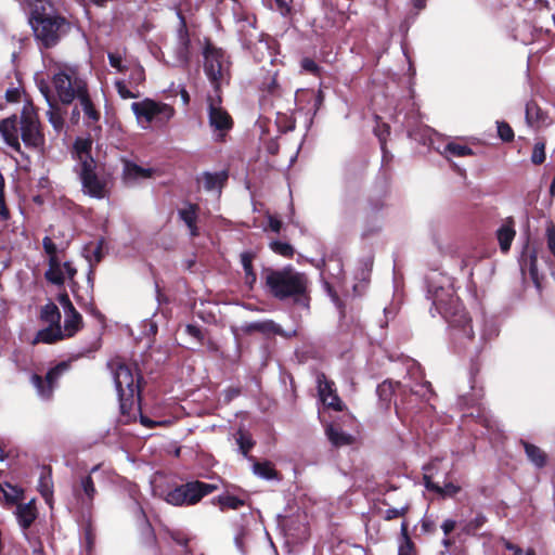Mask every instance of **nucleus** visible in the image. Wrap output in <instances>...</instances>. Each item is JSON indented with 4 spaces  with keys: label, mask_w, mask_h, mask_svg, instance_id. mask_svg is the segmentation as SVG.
<instances>
[{
    "label": "nucleus",
    "mask_w": 555,
    "mask_h": 555,
    "mask_svg": "<svg viewBox=\"0 0 555 555\" xmlns=\"http://www.w3.org/2000/svg\"><path fill=\"white\" fill-rule=\"evenodd\" d=\"M68 369V365L65 362H61L54 367L50 369L46 377H41L38 374H33L30 377V382L33 386L37 390V395L42 400L51 399L53 391L57 385L59 378L62 374Z\"/></svg>",
    "instance_id": "12"
},
{
    "label": "nucleus",
    "mask_w": 555,
    "mask_h": 555,
    "mask_svg": "<svg viewBox=\"0 0 555 555\" xmlns=\"http://www.w3.org/2000/svg\"><path fill=\"white\" fill-rule=\"evenodd\" d=\"M408 509H409L408 505L402 506L400 508H395V507L388 508V509L385 511L384 518L386 520H391V519H395V518H398V517H402V516L405 515Z\"/></svg>",
    "instance_id": "53"
},
{
    "label": "nucleus",
    "mask_w": 555,
    "mask_h": 555,
    "mask_svg": "<svg viewBox=\"0 0 555 555\" xmlns=\"http://www.w3.org/2000/svg\"><path fill=\"white\" fill-rule=\"evenodd\" d=\"M29 22L36 40L46 49L56 46L72 28L69 21L53 11L48 12L44 5L33 10Z\"/></svg>",
    "instance_id": "4"
},
{
    "label": "nucleus",
    "mask_w": 555,
    "mask_h": 555,
    "mask_svg": "<svg viewBox=\"0 0 555 555\" xmlns=\"http://www.w3.org/2000/svg\"><path fill=\"white\" fill-rule=\"evenodd\" d=\"M0 134L4 142L14 151L20 152L18 129L16 117H9L0 121Z\"/></svg>",
    "instance_id": "17"
},
{
    "label": "nucleus",
    "mask_w": 555,
    "mask_h": 555,
    "mask_svg": "<svg viewBox=\"0 0 555 555\" xmlns=\"http://www.w3.org/2000/svg\"><path fill=\"white\" fill-rule=\"evenodd\" d=\"M164 500L168 504L173 505V506H183V502H184L181 499V493H180V490H179L178 486L176 488L167 491L165 496H164Z\"/></svg>",
    "instance_id": "46"
},
{
    "label": "nucleus",
    "mask_w": 555,
    "mask_h": 555,
    "mask_svg": "<svg viewBox=\"0 0 555 555\" xmlns=\"http://www.w3.org/2000/svg\"><path fill=\"white\" fill-rule=\"evenodd\" d=\"M253 473L261 479H278V472L270 462H256L253 465Z\"/></svg>",
    "instance_id": "35"
},
{
    "label": "nucleus",
    "mask_w": 555,
    "mask_h": 555,
    "mask_svg": "<svg viewBox=\"0 0 555 555\" xmlns=\"http://www.w3.org/2000/svg\"><path fill=\"white\" fill-rule=\"evenodd\" d=\"M198 207L195 204H185L178 210L180 220H182L190 231V235L195 237L198 235V229L196 225Z\"/></svg>",
    "instance_id": "21"
},
{
    "label": "nucleus",
    "mask_w": 555,
    "mask_h": 555,
    "mask_svg": "<svg viewBox=\"0 0 555 555\" xmlns=\"http://www.w3.org/2000/svg\"><path fill=\"white\" fill-rule=\"evenodd\" d=\"M529 272L534 282H537L538 278V267H537V254L533 253L529 256Z\"/></svg>",
    "instance_id": "63"
},
{
    "label": "nucleus",
    "mask_w": 555,
    "mask_h": 555,
    "mask_svg": "<svg viewBox=\"0 0 555 555\" xmlns=\"http://www.w3.org/2000/svg\"><path fill=\"white\" fill-rule=\"evenodd\" d=\"M528 460L538 468L546 464V454L539 447L521 440Z\"/></svg>",
    "instance_id": "30"
},
{
    "label": "nucleus",
    "mask_w": 555,
    "mask_h": 555,
    "mask_svg": "<svg viewBox=\"0 0 555 555\" xmlns=\"http://www.w3.org/2000/svg\"><path fill=\"white\" fill-rule=\"evenodd\" d=\"M237 444L244 455H246L253 447L251 440L243 435L237 438Z\"/></svg>",
    "instance_id": "59"
},
{
    "label": "nucleus",
    "mask_w": 555,
    "mask_h": 555,
    "mask_svg": "<svg viewBox=\"0 0 555 555\" xmlns=\"http://www.w3.org/2000/svg\"><path fill=\"white\" fill-rule=\"evenodd\" d=\"M323 404L327 405L328 408H332L334 411H343L344 408V403L336 392L331 397L324 399Z\"/></svg>",
    "instance_id": "54"
},
{
    "label": "nucleus",
    "mask_w": 555,
    "mask_h": 555,
    "mask_svg": "<svg viewBox=\"0 0 555 555\" xmlns=\"http://www.w3.org/2000/svg\"><path fill=\"white\" fill-rule=\"evenodd\" d=\"M496 127L498 134L503 141L509 142L514 139V131L508 124L505 121H496Z\"/></svg>",
    "instance_id": "48"
},
{
    "label": "nucleus",
    "mask_w": 555,
    "mask_h": 555,
    "mask_svg": "<svg viewBox=\"0 0 555 555\" xmlns=\"http://www.w3.org/2000/svg\"><path fill=\"white\" fill-rule=\"evenodd\" d=\"M124 175L127 180L147 179L152 176V169L127 162L124 167Z\"/></svg>",
    "instance_id": "33"
},
{
    "label": "nucleus",
    "mask_w": 555,
    "mask_h": 555,
    "mask_svg": "<svg viewBox=\"0 0 555 555\" xmlns=\"http://www.w3.org/2000/svg\"><path fill=\"white\" fill-rule=\"evenodd\" d=\"M547 247L555 257V227L548 225L546 229Z\"/></svg>",
    "instance_id": "57"
},
{
    "label": "nucleus",
    "mask_w": 555,
    "mask_h": 555,
    "mask_svg": "<svg viewBox=\"0 0 555 555\" xmlns=\"http://www.w3.org/2000/svg\"><path fill=\"white\" fill-rule=\"evenodd\" d=\"M39 491H40L41 495L44 498L46 502L48 504H51L53 491H52V485L47 477L40 478Z\"/></svg>",
    "instance_id": "47"
},
{
    "label": "nucleus",
    "mask_w": 555,
    "mask_h": 555,
    "mask_svg": "<svg viewBox=\"0 0 555 555\" xmlns=\"http://www.w3.org/2000/svg\"><path fill=\"white\" fill-rule=\"evenodd\" d=\"M38 88L40 90V93L43 95V98L46 99L47 103H51V102H54L51 98V93H50V87L49 85L44 81V80H40L38 82Z\"/></svg>",
    "instance_id": "64"
},
{
    "label": "nucleus",
    "mask_w": 555,
    "mask_h": 555,
    "mask_svg": "<svg viewBox=\"0 0 555 555\" xmlns=\"http://www.w3.org/2000/svg\"><path fill=\"white\" fill-rule=\"evenodd\" d=\"M178 487L181 493V499L184 501L183 506L195 505L204 496L218 489L217 485L206 483L199 480L189 481Z\"/></svg>",
    "instance_id": "13"
},
{
    "label": "nucleus",
    "mask_w": 555,
    "mask_h": 555,
    "mask_svg": "<svg viewBox=\"0 0 555 555\" xmlns=\"http://www.w3.org/2000/svg\"><path fill=\"white\" fill-rule=\"evenodd\" d=\"M115 88L122 99H133L137 94L130 90L125 80H116Z\"/></svg>",
    "instance_id": "52"
},
{
    "label": "nucleus",
    "mask_w": 555,
    "mask_h": 555,
    "mask_svg": "<svg viewBox=\"0 0 555 555\" xmlns=\"http://www.w3.org/2000/svg\"><path fill=\"white\" fill-rule=\"evenodd\" d=\"M16 517L20 526L23 529L30 527L36 518V507L33 502L20 504L16 508Z\"/></svg>",
    "instance_id": "29"
},
{
    "label": "nucleus",
    "mask_w": 555,
    "mask_h": 555,
    "mask_svg": "<svg viewBox=\"0 0 555 555\" xmlns=\"http://www.w3.org/2000/svg\"><path fill=\"white\" fill-rule=\"evenodd\" d=\"M22 495V490L15 486L4 482L0 485V501L3 500L8 504L16 503Z\"/></svg>",
    "instance_id": "36"
},
{
    "label": "nucleus",
    "mask_w": 555,
    "mask_h": 555,
    "mask_svg": "<svg viewBox=\"0 0 555 555\" xmlns=\"http://www.w3.org/2000/svg\"><path fill=\"white\" fill-rule=\"evenodd\" d=\"M499 328L493 319H487L482 317V327L480 330V338L483 341L490 340L493 337L498 336Z\"/></svg>",
    "instance_id": "40"
},
{
    "label": "nucleus",
    "mask_w": 555,
    "mask_h": 555,
    "mask_svg": "<svg viewBox=\"0 0 555 555\" xmlns=\"http://www.w3.org/2000/svg\"><path fill=\"white\" fill-rule=\"evenodd\" d=\"M301 68L305 72L311 73L313 75H319L320 73L319 65L312 59L309 57H305L301 60Z\"/></svg>",
    "instance_id": "55"
},
{
    "label": "nucleus",
    "mask_w": 555,
    "mask_h": 555,
    "mask_svg": "<svg viewBox=\"0 0 555 555\" xmlns=\"http://www.w3.org/2000/svg\"><path fill=\"white\" fill-rule=\"evenodd\" d=\"M83 256L90 264V270L88 274V282L93 286L92 273L93 267L99 263L103 258V240H100L96 243H89L83 248Z\"/></svg>",
    "instance_id": "20"
},
{
    "label": "nucleus",
    "mask_w": 555,
    "mask_h": 555,
    "mask_svg": "<svg viewBox=\"0 0 555 555\" xmlns=\"http://www.w3.org/2000/svg\"><path fill=\"white\" fill-rule=\"evenodd\" d=\"M92 141L87 138H77L74 143V153L79 162V168L83 167L88 160H94L91 155Z\"/></svg>",
    "instance_id": "25"
},
{
    "label": "nucleus",
    "mask_w": 555,
    "mask_h": 555,
    "mask_svg": "<svg viewBox=\"0 0 555 555\" xmlns=\"http://www.w3.org/2000/svg\"><path fill=\"white\" fill-rule=\"evenodd\" d=\"M99 469L100 465L93 466L90 470V474L81 477L79 485L74 487V494L76 499L81 503L82 506L87 508L92 506L94 496L96 494L92 475L96 474Z\"/></svg>",
    "instance_id": "14"
},
{
    "label": "nucleus",
    "mask_w": 555,
    "mask_h": 555,
    "mask_svg": "<svg viewBox=\"0 0 555 555\" xmlns=\"http://www.w3.org/2000/svg\"><path fill=\"white\" fill-rule=\"evenodd\" d=\"M478 422L483 425L488 431L499 430V425L492 416L488 415L486 412L478 414Z\"/></svg>",
    "instance_id": "51"
},
{
    "label": "nucleus",
    "mask_w": 555,
    "mask_h": 555,
    "mask_svg": "<svg viewBox=\"0 0 555 555\" xmlns=\"http://www.w3.org/2000/svg\"><path fill=\"white\" fill-rule=\"evenodd\" d=\"M228 178L229 173L227 170H220L217 172L206 171L202 175L201 181L206 191L217 192L218 194H220Z\"/></svg>",
    "instance_id": "19"
},
{
    "label": "nucleus",
    "mask_w": 555,
    "mask_h": 555,
    "mask_svg": "<svg viewBox=\"0 0 555 555\" xmlns=\"http://www.w3.org/2000/svg\"><path fill=\"white\" fill-rule=\"evenodd\" d=\"M180 27L177 31V47L175 49L176 53V66H186L190 61V38L188 34V29L184 23L183 17H181Z\"/></svg>",
    "instance_id": "15"
},
{
    "label": "nucleus",
    "mask_w": 555,
    "mask_h": 555,
    "mask_svg": "<svg viewBox=\"0 0 555 555\" xmlns=\"http://www.w3.org/2000/svg\"><path fill=\"white\" fill-rule=\"evenodd\" d=\"M442 154L444 156H454V157H465L473 155V150L467 145L459 144L455 142H449L444 149Z\"/></svg>",
    "instance_id": "38"
},
{
    "label": "nucleus",
    "mask_w": 555,
    "mask_h": 555,
    "mask_svg": "<svg viewBox=\"0 0 555 555\" xmlns=\"http://www.w3.org/2000/svg\"><path fill=\"white\" fill-rule=\"evenodd\" d=\"M145 79L144 68L141 65H137L131 69L129 76V85L130 87H135L142 83Z\"/></svg>",
    "instance_id": "45"
},
{
    "label": "nucleus",
    "mask_w": 555,
    "mask_h": 555,
    "mask_svg": "<svg viewBox=\"0 0 555 555\" xmlns=\"http://www.w3.org/2000/svg\"><path fill=\"white\" fill-rule=\"evenodd\" d=\"M325 434L327 436V439L331 441V443L334 447H344L349 446L353 441V437L346 431H344L338 425L336 424H328L325 429Z\"/></svg>",
    "instance_id": "23"
},
{
    "label": "nucleus",
    "mask_w": 555,
    "mask_h": 555,
    "mask_svg": "<svg viewBox=\"0 0 555 555\" xmlns=\"http://www.w3.org/2000/svg\"><path fill=\"white\" fill-rule=\"evenodd\" d=\"M108 63L109 65L117 69L119 73H122L125 70V66L122 65V59L119 53H108Z\"/></svg>",
    "instance_id": "56"
},
{
    "label": "nucleus",
    "mask_w": 555,
    "mask_h": 555,
    "mask_svg": "<svg viewBox=\"0 0 555 555\" xmlns=\"http://www.w3.org/2000/svg\"><path fill=\"white\" fill-rule=\"evenodd\" d=\"M243 330L245 332H247V333L259 332V333H262V334H266V335L274 334V335L282 336L284 338H292L297 333L295 330L289 331V332L284 331L278 323H275L272 320H264V321H256V322L246 323L243 326Z\"/></svg>",
    "instance_id": "16"
},
{
    "label": "nucleus",
    "mask_w": 555,
    "mask_h": 555,
    "mask_svg": "<svg viewBox=\"0 0 555 555\" xmlns=\"http://www.w3.org/2000/svg\"><path fill=\"white\" fill-rule=\"evenodd\" d=\"M262 279L269 293L280 299L294 298L295 302L308 307L306 296L307 279L302 273L297 272L292 266L283 269L264 268Z\"/></svg>",
    "instance_id": "2"
},
{
    "label": "nucleus",
    "mask_w": 555,
    "mask_h": 555,
    "mask_svg": "<svg viewBox=\"0 0 555 555\" xmlns=\"http://www.w3.org/2000/svg\"><path fill=\"white\" fill-rule=\"evenodd\" d=\"M427 283V298L433 304L431 315L435 317L434 311L440 314L448 322L454 343L466 348L474 338V331L470 319L455 294L452 279L434 272Z\"/></svg>",
    "instance_id": "1"
},
{
    "label": "nucleus",
    "mask_w": 555,
    "mask_h": 555,
    "mask_svg": "<svg viewBox=\"0 0 555 555\" xmlns=\"http://www.w3.org/2000/svg\"><path fill=\"white\" fill-rule=\"evenodd\" d=\"M270 247L274 253L283 257H292L294 255L293 246L286 242L273 241L270 243Z\"/></svg>",
    "instance_id": "43"
},
{
    "label": "nucleus",
    "mask_w": 555,
    "mask_h": 555,
    "mask_svg": "<svg viewBox=\"0 0 555 555\" xmlns=\"http://www.w3.org/2000/svg\"><path fill=\"white\" fill-rule=\"evenodd\" d=\"M203 55L204 73L215 89L216 93H219V90L230 82L231 62L229 56L225 51L212 44L206 46Z\"/></svg>",
    "instance_id": "6"
},
{
    "label": "nucleus",
    "mask_w": 555,
    "mask_h": 555,
    "mask_svg": "<svg viewBox=\"0 0 555 555\" xmlns=\"http://www.w3.org/2000/svg\"><path fill=\"white\" fill-rule=\"evenodd\" d=\"M406 376L403 380H385L377 386V395L383 401H389L392 396L405 395L410 392L423 400H429L434 395L430 383L423 380L421 365L414 360H408Z\"/></svg>",
    "instance_id": "3"
},
{
    "label": "nucleus",
    "mask_w": 555,
    "mask_h": 555,
    "mask_svg": "<svg viewBox=\"0 0 555 555\" xmlns=\"http://www.w3.org/2000/svg\"><path fill=\"white\" fill-rule=\"evenodd\" d=\"M100 348V338H95L88 347L81 348L73 358H91L92 354Z\"/></svg>",
    "instance_id": "49"
},
{
    "label": "nucleus",
    "mask_w": 555,
    "mask_h": 555,
    "mask_svg": "<svg viewBox=\"0 0 555 555\" xmlns=\"http://www.w3.org/2000/svg\"><path fill=\"white\" fill-rule=\"evenodd\" d=\"M526 122L532 128L546 127L552 124L547 114L537 103L529 102L526 105Z\"/></svg>",
    "instance_id": "18"
},
{
    "label": "nucleus",
    "mask_w": 555,
    "mask_h": 555,
    "mask_svg": "<svg viewBox=\"0 0 555 555\" xmlns=\"http://www.w3.org/2000/svg\"><path fill=\"white\" fill-rule=\"evenodd\" d=\"M88 162L79 168L82 192L90 197L102 199L106 196V183L95 172V160Z\"/></svg>",
    "instance_id": "11"
},
{
    "label": "nucleus",
    "mask_w": 555,
    "mask_h": 555,
    "mask_svg": "<svg viewBox=\"0 0 555 555\" xmlns=\"http://www.w3.org/2000/svg\"><path fill=\"white\" fill-rule=\"evenodd\" d=\"M545 160V143L537 142L533 146V151L531 154V162L534 165H541Z\"/></svg>",
    "instance_id": "44"
},
{
    "label": "nucleus",
    "mask_w": 555,
    "mask_h": 555,
    "mask_svg": "<svg viewBox=\"0 0 555 555\" xmlns=\"http://www.w3.org/2000/svg\"><path fill=\"white\" fill-rule=\"evenodd\" d=\"M10 217L9 209L4 199V178L0 172V218L7 220Z\"/></svg>",
    "instance_id": "50"
},
{
    "label": "nucleus",
    "mask_w": 555,
    "mask_h": 555,
    "mask_svg": "<svg viewBox=\"0 0 555 555\" xmlns=\"http://www.w3.org/2000/svg\"><path fill=\"white\" fill-rule=\"evenodd\" d=\"M115 387L118 393L120 409H130L140 401V387L129 365L120 363L114 372Z\"/></svg>",
    "instance_id": "7"
},
{
    "label": "nucleus",
    "mask_w": 555,
    "mask_h": 555,
    "mask_svg": "<svg viewBox=\"0 0 555 555\" xmlns=\"http://www.w3.org/2000/svg\"><path fill=\"white\" fill-rule=\"evenodd\" d=\"M334 383L327 379L324 373L317 374V388L320 400L323 402L324 399L331 397L336 392Z\"/></svg>",
    "instance_id": "34"
},
{
    "label": "nucleus",
    "mask_w": 555,
    "mask_h": 555,
    "mask_svg": "<svg viewBox=\"0 0 555 555\" xmlns=\"http://www.w3.org/2000/svg\"><path fill=\"white\" fill-rule=\"evenodd\" d=\"M49 109L47 117L55 131L61 132L64 129L63 109L56 102L48 103Z\"/></svg>",
    "instance_id": "32"
},
{
    "label": "nucleus",
    "mask_w": 555,
    "mask_h": 555,
    "mask_svg": "<svg viewBox=\"0 0 555 555\" xmlns=\"http://www.w3.org/2000/svg\"><path fill=\"white\" fill-rule=\"evenodd\" d=\"M21 138L28 147L37 149L43 143V135L40 131V124L30 103L24 105L21 113Z\"/></svg>",
    "instance_id": "10"
},
{
    "label": "nucleus",
    "mask_w": 555,
    "mask_h": 555,
    "mask_svg": "<svg viewBox=\"0 0 555 555\" xmlns=\"http://www.w3.org/2000/svg\"><path fill=\"white\" fill-rule=\"evenodd\" d=\"M64 314V328L62 331L65 338L72 337L80 330L82 324V317L76 309Z\"/></svg>",
    "instance_id": "28"
},
{
    "label": "nucleus",
    "mask_w": 555,
    "mask_h": 555,
    "mask_svg": "<svg viewBox=\"0 0 555 555\" xmlns=\"http://www.w3.org/2000/svg\"><path fill=\"white\" fill-rule=\"evenodd\" d=\"M131 109L138 121L142 124V128H147L152 121L166 124L175 115V109L169 104L159 103L150 99L133 102Z\"/></svg>",
    "instance_id": "8"
},
{
    "label": "nucleus",
    "mask_w": 555,
    "mask_h": 555,
    "mask_svg": "<svg viewBox=\"0 0 555 555\" xmlns=\"http://www.w3.org/2000/svg\"><path fill=\"white\" fill-rule=\"evenodd\" d=\"M401 535L403 541L399 546L398 555H413V543L409 538V528L405 521L401 524Z\"/></svg>",
    "instance_id": "42"
},
{
    "label": "nucleus",
    "mask_w": 555,
    "mask_h": 555,
    "mask_svg": "<svg viewBox=\"0 0 555 555\" xmlns=\"http://www.w3.org/2000/svg\"><path fill=\"white\" fill-rule=\"evenodd\" d=\"M217 502L221 511H224L225 508L238 509L245 505L244 500L231 494L219 495Z\"/></svg>",
    "instance_id": "41"
},
{
    "label": "nucleus",
    "mask_w": 555,
    "mask_h": 555,
    "mask_svg": "<svg viewBox=\"0 0 555 555\" xmlns=\"http://www.w3.org/2000/svg\"><path fill=\"white\" fill-rule=\"evenodd\" d=\"M170 535H171L172 540H173L177 544H179V545H181V546H186V545H188V543H189V538H188V535H186L185 533L181 532V531H172V532L170 533Z\"/></svg>",
    "instance_id": "62"
},
{
    "label": "nucleus",
    "mask_w": 555,
    "mask_h": 555,
    "mask_svg": "<svg viewBox=\"0 0 555 555\" xmlns=\"http://www.w3.org/2000/svg\"><path fill=\"white\" fill-rule=\"evenodd\" d=\"M65 338L62 327L55 326V325H48L46 328L40 330L35 339L34 344L38 343H44V344H52L56 340Z\"/></svg>",
    "instance_id": "27"
},
{
    "label": "nucleus",
    "mask_w": 555,
    "mask_h": 555,
    "mask_svg": "<svg viewBox=\"0 0 555 555\" xmlns=\"http://www.w3.org/2000/svg\"><path fill=\"white\" fill-rule=\"evenodd\" d=\"M59 302L62 306L64 313L69 312L72 310H75V307L73 306L69 297L67 294H61L59 295Z\"/></svg>",
    "instance_id": "61"
},
{
    "label": "nucleus",
    "mask_w": 555,
    "mask_h": 555,
    "mask_svg": "<svg viewBox=\"0 0 555 555\" xmlns=\"http://www.w3.org/2000/svg\"><path fill=\"white\" fill-rule=\"evenodd\" d=\"M40 319L49 325L61 326V313L53 302H48L41 307Z\"/></svg>",
    "instance_id": "31"
},
{
    "label": "nucleus",
    "mask_w": 555,
    "mask_h": 555,
    "mask_svg": "<svg viewBox=\"0 0 555 555\" xmlns=\"http://www.w3.org/2000/svg\"><path fill=\"white\" fill-rule=\"evenodd\" d=\"M459 492H460V487L455 486L452 482H448L443 487L440 486V491H438L439 494L449 495V496H453Z\"/></svg>",
    "instance_id": "58"
},
{
    "label": "nucleus",
    "mask_w": 555,
    "mask_h": 555,
    "mask_svg": "<svg viewBox=\"0 0 555 555\" xmlns=\"http://www.w3.org/2000/svg\"><path fill=\"white\" fill-rule=\"evenodd\" d=\"M487 522V517L479 513L477 514L473 519L466 521L463 527H462V531L465 533V534H476V532L481 529L485 524Z\"/></svg>",
    "instance_id": "39"
},
{
    "label": "nucleus",
    "mask_w": 555,
    "mask_h": 555,
    "mask_svg": "<svg viewBox=\"0 0 555 555\" xmlns=\"http://www.w3.org/2000/svg\"><path fill=\"white\" fill-rule=\"evenodd\" d=\"M52 83L59 101L64 105L78 101L89 91L87 81L73 66L59 67L53 74Z\"/></svg>",
    "instance_id": "5"
},
{
    "label": "nucleus",
    "mask_w": 555,
    "mask_h": 555,
    "mask_svg": "<svg viewBox=\"0 0 555 555\" xmlns=\"http://www.w3.org/2000/svg\"><path fill=\"white\" fill-rule=\"evenodd\" d=\"M42 247L49 259H60L59 254L67 248V243L55 244L50 236H44L42 240Z\"/></svg>",
    "instance_id": "37"
},
{
    "label": "nucleus",
    "mask_w": 555,
    "mask_h": 555,
    "mask_svg": "<svg viewBox=\"0 0 555 555\" xmlns=\"http://www.w3.org/2000/svg\"><path fill=\"white\" fill-rule=\"evenodd\" d=\"M516 231L514 229V223L511 219L506 220L498 230H496V238L500 244V248L503 253L509 250L512 242L515 237Z\"/></svg>",
    "instance_id": "24"
},
{
    "label": "nucleus",
    "mask_w": 555,
    "mask_h": 555,
    "mask_svg": "<svg viewBox=\"0 0 555 555\" xmlns=\"http://www.w3.org/2000/svg\"><path fill=\"white\" fill-rule=\"evenodd\" d=\"M48 270L44 273L46 279L54 285H63L65 282V273L62 268L61 259H49Z\"/></svg>",
    "instance_id": "26"
},
{
    "label": "nucleus",
    "mask_w": 555,
    "mask_h": 555,
    "mask_svg": "<svg viewBox=\"0 0 555 555\" xmlns=\"http://www.w3.org/2000/svg\"><path fill=\"white\" fill-rule=\"evenodd\" d=\"M208 122L212 129L216 141H222L233 127L229 113L221 106V96H208Z\"/></svg>",
    "instance_id": "9"
},
{
    "label": "nucleus",
    "mask_w": 555,
    "mask_h": 555,
    "mask_svg": "<svg viewBox=\"0 0 555 555\" xmlns=\"http://www.w3.org/2000/svg\"><path fill=\"white\" fill-rule=\"evenodd\" d=\"M83 112V122L87 127H93L100 120V112L93 105L89 91L78 100Z\"/></svg>",
    "instance_id": "22"
},
{
    "label": "nucleus",
    "mask_w": 555,
    "mask_h": 555,
    "mask_svg": "<svg viewBox=\"0 0 555 555\" xmlns=\"http://www.w3.org/2000/svg\"><path fill=\"white\" fill-rule=\"evenodd\" d=\"M253 258L254 255L251 253L245 251L241 254V263L244 271L253 270Z\"/></svg>",
    "instance_id": "60"
}]
</instances>
